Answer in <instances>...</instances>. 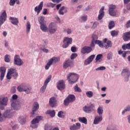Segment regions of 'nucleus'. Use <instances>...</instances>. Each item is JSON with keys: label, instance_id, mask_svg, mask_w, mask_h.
Returning <instances> with one entry per match:
<instances>
[{"label": "nucleus", "instance_id": "23", "mask_svg": "<svg viewBox=\"0 0 130 130\" xmlns=\"http://www.w3.org/2000/svg\"><path fill=\"white\" fill-rule=\"evenodd\" d=\"M122 38L124 41L130 40V31H127L123 34Z\"/></svg>", "mask_w": 130, "mask_h": 130}, {"label": "nucleus", "instance_id": "9", "mask_svg": "<svg viewBox=\"0 0 130 130\" xmlns=\"http://www.w3.org/2000/svg\"><path fill=\"white\" fill-rule=\"evenodd\" d=\"M63 44L62 45V47L63 48H67L70 45L73 43V38H69V37H64L63 40Z\"/></svg>", "mask_w": 130, "mask_h": 130}, {"label": "nucleus", "instance_id": "31", "mask_svg": "<svg viewBox=\"0 0 130 130\" xmlns=\"http://www.w3.org/2000/svg\"><path fill=\"white\" fill-rule=\"evenodd\" d=\"M78 120L80 122H81L82 123H84V124H87L88 123V120H87V118L85 117H79Z\"/></svg>", "mask_w": 130, "mask_h": 130}, {"label": "nucleus", "instance_id": "53", "mask_svg": "<svg viewBox=\"0 0 130 130\" xmlns=\"http://www.w3.org/2000/svg\"><path fill=\"white\" fill-rule=\"evenodd\" d=\"M19 0H10L9 5L10 6H15V4H16V2H18Z\"/></svg>", "mask_w": 130, "mask_h": 130}, {"label": "nucleus", "instance_id": "1", "mask_svg": "<svg viewBox=\"0 0 130 130\" xmlns=\"http://www.w3.org/2000/svg\"><path fill=\"white\" fill-rule=\"evenodd\" d=\"M22 106V102L19 101H13L11 103V109L7 110L3 114L5 118H12L14 116L13 110H20Z\"/></svg>", "mask_w": 130, "mask_h": 130}, {"label": "nucleus", "instance_id": "3", "mask_svg": "<svg viewBox=\"0 0 130 130\" xmlns=\"http://www.w3.org/2000/svg\"><path fill=\"white\" fill-rule=\"evenodd\" d=\"M18 76H19V75L18 74V72H17V70L15 68H11L8 71L6 78L8 80H11L12 77L13 78V79H17Z\"/></svg>", "mask_w": 130, "mask_h": 130}, {"label": "nucleus", "instance_id": "56", "mask_svg": "<svg viewBox=\"0 0 130 130\" xmlns=\"http://www.w3.org/2000/svg\"><path fill=\"white\" fill-rule=\"evenodd\" d=\"M77 56H78V54L76 53H73L71 56V59H75V58H76V57H77Z\"/></svg>", "mask_w": 130, "mask_h": 130}, {"label": "nucleus", "instance_id": "61", "mask_svg": "<svg viewBox=\"0 0 130 130\" xmlns=\"http://www.w3.org/2000/svg\"><path fill=\"white\" fill-rule=\"evenodd\" d=\"M36 111H34L33 110H32V112L30 113V116L31 117H34V116H35V112Z\"/></svg>", "mask_w": 130, "mask_h": 130}, {"label": "nucleus", "instance_id": "15", "mask_svg": "<svg viewBox=\"0 0 130 130\" xmlns=\"http://www.w3.org/2000/svg\"><path fill=\"white\" fill-rule=\"evenodd\" d=\"M7 17V12H6V10H3L0 16V26H2V25H3V24L6 22Z\"/></svg>", "mask_w": 130, "mask_h": 130}, {"label": "nucleus", "instance_id": "42", "mask_svg": "<svg viewBox=\"0 0 130 130\" xmlns=\"http://www.w3.org/2000/svg\"><path fill=\"white\" fill-rule=\"evenodd\" d=\"M64 112L62 111H59L57 114L58 117H59L60 118H64Z\"/></svg>", "mask_w": 130, "mask_h": 130}, {"label": "nucleus", "instance_id": "33", "mask_svg": "<svg viewBox=\"0 0 130 130\" xmlns=\"http://www.w3.org/2000/svg\"><path fill=\"white\" fill-rule=\"evenodd\" d=\"M46 114H49L51 117H54L55 116V111L54 110H49L46 111Z\"/></svg>", "mask_w": 130, "mask_h": 130}, {"label": "nucleus", "instance_id": "25", "mask_svg": "<svg viewBox=\"0 0 130 130\" xmlns=\"http://www.w3.org/2000/svg\"><path fill=\"white\" fill-rule=\"evenodd\" d=\"M95 58V55H91L88 58L85 60L84 63L86 66H88V64H90L91 62L93 61V60Z\"/></svg>", "mask_w": 130, "mask_h": 130}, {"label": "nucleus", "instance_id": "44", "mask_svg": "<svg viewBox=\"0 0 130 130\" xmlns=\"http://www.w3.org/2000/svg\"><path fill=\"white\" fill-rule=\"evenodd\" d=\"M38 109H39V104H38V103L35 102L34 104L32 110L34 111H36Z\"/></svg>", "mask_w": 130, "mask_h": 130}, {"label": "nucleus", "instance_id": "14", "mask_svg": "<svg viewBox=\"0 0 130 130\" xmlns=\"http://www.w3.org/2000/svg\"><path fill=\"white\" fill-rule=\"evenodd\" d=\"M14 61V64H16V66H18L19 67H21V66L24 64V62H23L21 58H20V56L17 55L15 56Z\"/></svg>", "mask_w": 130, "mask_h": 130}, {"label": "nucleus", "instance_id": "37", "mask_svg": "<svg viewBox=\"0 0 130 130\" xmlns=\"http://www.w3.org/2000/svg\"><path fill=\"white\" fill-rule=\"evenodd\" d=\"M122 48L123 50H126V49L130 50V43H128V44H124L122 46Z\"/></svg>", "mask_w": 130, "mask_h": 130}, {"label": "nucleus", "instance_id": "51", "mask_svg": "<svg viewBox=\"0 0 130 130\" xmlns=\"http://www.w3.org/2000/svg\"><path fill=\"white\" fill-rule=\"evenodd\" d=\"M87 17L86 15H83L81 16L80 20L81 22H86V21H87Z\"/></svg>", "mask_w": 130, "mask_h": 130}, {"label": "nucleus", "instance_id": "63", "mask_svg": "<svg viewBox=\"0 0 130 130\" xmlns=\"http://www.w3.org/2000/svg\"><path fill=\"white\" fill-rule=\"evenodd\" d=\"M48 7H51V8H54L55 4H53L52 3H50L48 4Z\"/></svg>", "mask_w": 130, "mask_h": 130}, {"label": "nucleus", "instance_id": "57", "mask_svg": "<svg viewBox=\"0 0 130 130\" xmlns=\"http://www.w3.org/2000/svg\"><path fill=\"white\" fill-rule=\"evenodd\" d=\"M103 55L101 54H100L99 55H98L96 57L95 60H96V61H98V60H99L100 59H101V58L102 57Z\"/></svg>", "mask_w": 130, "mask_h": 130}, {"label": "nucleus", "instance_id": "60", "mask_svg": "<svg viewBox=\"0 0 130 130\" xmlns=\"http://www.w3.org/2000/svg\"><path fill=\"white\" fill-rule=\"evenodd\" d=\"M19 126H17V125H14L12 126V129L13 130H17L18 129Z\"/></svg>", "mask_w": 130, "mask_h": 130}, {"label": "nucleus", "instance_id": "46", "mask_svg": "<svg viewBox=\"0 0 130 130\" xmlns=\"http://www.w3.org/2000/svg\"><path fill=\"white\" fill-rule=\"evenodd\" d=\"M31 87H30V86H29L28 85L26 87L23 92H25V93H26V94H30V93H31Z\"/></svg>", "mask_w": 130, "mask_h": 130}, {"label": "nucleus", "instance_id": "43", "mask_svg": "<svg viewBox=\"0 0 130 130\" xmlns=\"http://www.w3.org/2000/svg\"><path fill=\"white\" fill-rule=\"evenodd\" d=\"M86 95L88 98H92L94 96V93H93L92 91H88L86 92Z\"/></svg>", "mask_w": 130, "mask_h": 130}, {"label": "nucleus", "instance_id": "18", "mask_svg": "<svg viewBox=\"0 0 130 130\" xmlns=\"http://www.w3.org/2000/svg\"><path fill=\"white\" fill-rule=\"evenodd\" d=\"M116 9V6L114 5H111L109 6V13L110 16H115L116 14L114 10Z\"/></svg>", "mask_w": 130, "mask_h": 130}, {"label": "nucleus", "instance_id": "11", "mask_svg": "<svg viewBox=\"0 0 130 130\" xmlns=\"http://www.w3.org/2000/svg\"><path fill=\"white\" fill-rule=\"evenodd\" d=\"M121 75L124 77L125 82H128L130 76V71L128 69H124L122 70Z\"/></svg>", "mask_w": 130, "mask_h": 130}, {"label": "nucleus", "instance_id": "38", "mask_svg": "<svg viewBox=\"0 0 130 130\" xmlns=\"http://www.w3.org/2000/svg\"><path fill=\"white\" fill-rule=\"evenodd\" d=\"M97 112L100 116H102V114H103V107L99 106L97 109Z\"/></svg>", "mask_w": 130, "mask_h": 130}, {"label": "nucleus", "instance_id": "64", "mask_svg": "<svg viewBox=\"0 0 130 130\" xmlns=\"http://www.w3.org/2000/svg\"><path fill=\"white\" fill-rule=\"evenodd\" d=\"M43 14L44 15H46L47 14V9H44L43 11Z\"/></svg>", "mask_w": 130, "mask_h": 130}, {"label": "nucleus", "instance_id": "48", "mask_svg": "<svg viewBox=\"0 0 130 130\" xmlns=\"http://www.w3.org/2000/svg\"><path fill=\"white\" fill-rule=\"evenodd\" d=\"M52 129L51 126H49L48 125H46L45 126V130H51ZM53 130H59L57 127H55L53 129Z\"/></svg>", "mask_w": 130, "mask_h": 130}, {"label": "nucleus", "instance_id": "49", "mask_svg": "<svg viewBox=\"0 0 130 130\" xmlns=\"http://www.w3.org/2000/svg\"><path fill=\"white\" fill-rule=\"evenodd\" d=\"M112 57H113V53H112V52H110L107 54V58L108 60L112 59Z\"/></svg>", "mask_w": 130, "mask_h": 130}, {"label": "nucleus", "instance_id": "12", "mask_svg": "<svg viewBox=\"0 0 130 130\" xmlns=\"http://www.w3.org/2000/svg\"><path fill=\"white\" fill-rule=\"evenodd\" d=\"M8 104V98L7 97H1L0 98V109L4 110L5 107L4 106H7Z\"/></svg>", "mask_w": 130, "mask_h": 130}, {"label": "nucleus", "instance_id": "6", "mask_svg": "<svg viewBox=\"0 0 130 130\" xmlns=\"http://www.w3.org/2000/svg\"><path fill=\"white\" fill-rule=\"evenodd\" d=\"M43 119V117L42 116H38L32 120L30 127L32 128H37L38 127V123L39 121Z\"/></svg>", "mask_w": 130, "mask_h": 130}, {"label": "nucleus", "instance_id": "10", "mask_svg": "<svg viewBox=\"0 0 130 130\" xmlns=\"http://www.w3.org/2000/svg\"><path fill=\"white\" fill-rule=\"evenodd\" d=\"M76 100V96L74 94H70L68 97L64 100L63 104L65 106H68L70 103L74 102Z\"/></svg>", "mask_w": 130, "mask_h": 130}, {"label": "nucleus", "instance_id": "30", "mask_svg": "<svg viewBox=\"0 0 130 130\" xmlns=\"http://www.w3.org/2000/svg\"><path fill=\"white\" fill-rule=\"evenodd\" d=\"M49 104L51 107H54L56 104V100L55 98H51L49 100Z\"/></svg>", "mask_w": 130, "mask_h": 130}, {"label": "nucleus", "instance_id": "28", "mask_svg": "<svg viewBox=\"0 0 130 130\" xmlns=\"http://www.w3.org/2000/svg\"><path fill=\"white\" fill-rule=\"evenodd\" d=\"M9 20H10L11 22L13 24V25L18 26V24H19V20H18V18L11 17H10Z\"/></svg>", "mask_w": 130, "mask_h": 130}, {"label": "nucleus", "instance_id": "58", "mask_svg": "<svg viewBox=\"0 0 130 130\" xmlns=\"http://www.w3.org/2000/svg\"><path fill=\"white\" fill-rule=\"evenodd\" d=\"M125 27L127 28V29H128V28H130V20H128L126 24H125Z\"/></svg>", "mask_w": 130, "mask_h": 130}, {"label": "nucleus", "instance_id": "8", "mask_svg": "<svg viewBox=\"0 0 130 130\" xmlns=\"http://www.w3.org/2000/svg\"><path fill=\"white\" fill-rule=\"evenodd\" d=\"M51 78H52V76L50 75L46 79L43 85L40 89V93H43L45 92V90H46V87H47V85H48V83L51 81Z\"/></svg>", "mask_w": 130, "mask_h": 130}, {"label": "nucleus", "instance_id": "29", "mask_svg": "<svg viewBox=\"0 0 130 130\" xmlns=\"http://www.w3.org/2000/svg\"><path fill=\"white\" fill-rule=\"evenodd\" d=\"M0 73L1 74V80L3 81L4 78H5V75H6V68L5 67H0Z\"/></svg>", "mask_w": 130, "mask_h": 130}, {"label": "nucleus", "instance_id": "62", "mask_svg": "<svg viewBox=\"0 0 130 130\" xmlns=\"http://www.w3.org/2000/svg\"><path fill=\"white\" fill-rule=\"evenodd\" d=\"M11 91L12 93H15L16 92V87L14 86V87H12Z\"/></svg>", "mask_w": 130, "mask_h": 130}, {"label": "nucleus", "instance_id": "22", "mask_svg": "<svg viewBox=\"0 0 130 130\" xmlns=\"http://www.w3.org/2000/svg\"><path fill=\"white\" fill-rule=\"evenodd\" d=\"M29 84L27 83H22L17 87V90L19 92H24V90L26 87H28Z\"/></svg>", "mask_w": 130, "mask_h": 130}, {"label": "nucleus", "instance_id": "52", "mask_svg": "<svg viewBox=\"0 0 130 130\" xmlns=\"http://www.w3.org/2000/svg\"><path fill=\"white\" fill-rule=\"evenodd\" d=\"M10 56L9 55H8V54L6 55L5 56V61L6 62H10V61L11 60V59H10Z\"/></svg>", "mask_w": 130, "mask_h": 130}, {"label": "nucleus", "instance_id": "59", "mask_svg": "<svg viewBox=\"0 0 130 130\" xmlns=\"http://www.w3.org/2000/svg\"><path fill=\"white\" fill-rule=\"evenodd\" d=\"M98 25H99V23L98 22L93 23V24L92 25V28H96V27H97V26H98Z\"/></svg>", "mask_w": 130, "mask_h": 130}, {"label": "nucleus", "instance_id": "45", "mask_svg": "<svg viewBox=\"0 0 130 130\" xmlns=\"http://www.w3.org/2000/svg\"><path fill=\"white\" fill-rule=\"evenodd\" d=\"M43 46V45H40V47H39V49L40 50H42V51H43V52H45V53H48V52H49V50H48V49H46V48H43L42 47Z\"/></svg>", "mask_w": 130, "mask_h": 130}, {"label": "nucleus", "instance_id": "24", "mask_svg": "<svg viewBox=\"0 0 130 130\" xmlns=\"http://www.w3.org/2000/svg\"><path fill=\"white\" fill-rule=\"evenodd\" d=\"M102 119H103L102 116H95L93 120V124H99V123L102 121Z\"/></svg>", "mask_w": 130, "mask_h": 130}, {"label": "nucleus", "instance_id": "5", "mask_svg": "<svg viewBox=\"0 0 130 130\" xmlns=\"http://www.w3.org/2000/svg\"><path fill=\"white\" fill-rule=\"evenodd\" d=\"M92 39V40L90 44L91 47H94V46H95V44H98L100 47H103V43H102V42L97 40V39H98V36H97V35H93Z\"/></svg>", "mask_w": 130, "mask_h": 130}, {"label": "nucleus", "instance_id": "34", "mask_svg": "<svg viewBox=\"0 0 130 130\" xmlns=\"http://www.w3.org/2000/svg\"><path fill=\"white\" fill-rule=\"evenodd\" d=\"M40 29L43 32H47L48 27L45 24H40Z\"/></svg>", "mask_w": 130, "mask_h": 130}, {"label": "nucleus", "instance_id": "7", "mask_svg": "<svg viewBox=\"0 0 130 130\" xmlns=\"http://www.w3.org/2000/svg\"><path fill=\"white\" fill-rule=\"evenodd\" d=\"M48 30L50 34H54L57 31V25L54 22H51L48 25Z\"/></svg>", "mask_w": 130, "mask_h": 130}, {"label": "nucleus", "instance_id": "40", "mask_svg": "<svg viewBox=\"0 0 130 130\" xmlns=\"http://www.w3.org/2000/svg\"><path fill=\"white\" fill-rule=\"evenodd\" d=\"M31 29V24L30 22L27 21L26 25V33L28 34L30 32V29Z\"/></svg>", "mask_w": 130, "mask_h": 130}, {"label": "nucleus", "instance_id": "26", "mask_svg": "<svg viewBox=\"0 0 130 130\" xmlns=\"http://www.w3.org/2000/svg\"><path fill=\"white\" fill-rule=\"evenodd\" d=\"M104 7L103 6L100 10L99 14L98 15L99 20H102V19H103V17H104Z\"/></svg>", "mask_w": 130, "mask_h": 130}, {"label": "nucleus", "instance_id": "13", "mask_svg": "<svg viewBox=\"0 0 130 130\" xmlns=\"http://www.w3.org/2000/svg\"><path fill=\"white\" fill-rule=\"evenodd\" d=\"M75 67V63L72 61L71 59L66 60L63 64V69H68V68H74Z\"/></svg>", "mask_w": 130, "mask_h": 130}, {"label": "nucleus", "instance_id": "41", "mask_svg": "<svg viewBox=\"0 0 130 130\" xmlns=\"http://www.w3.org/2000/svg\"><path fill=\"white\" fill-rule=\"evenodd\" d=\"M63 32H64V33H67L68 35H70L72 34L73 30H72V29L70 28H64Z\"/></svg>", "mask_w": 130, "mask_h": 130}, {"label": "nucleus", "instance_id": "36", "mask_svg": "<svg viewBox=\"0 0 130 130\" xmlns=\"http://www.w3.org/2000/svg\"><path fill=\"white\" fill-rule=\"evenodd\" d=\"M64 6H62L60 8V10L58 11V13L59 15H64V13H67L68 11L66 10V9H64Z\"/></svg>", "mask_w": 130, "mask_h": 130}, {"label": "nucleus", "instance_id": "4", "mask_svg": "<svg viewBox=\"0 0 130 130\" xmlns=\"http://www.w3.org/2000/svg\"><path fill=\"white\" fill-rule=\"evenodd\" d=\"M57 61H59V58L53 57L50 58L45 66V70H46V71L49 70V68H50L52 64H55Z\"/></svg>", "mask_w": 130, "mask_h": 130}, {"label": "nucleus", "instance_id": "2", "mask_svg": "<svg viewBox=\"0 0 130 130\" xmlns=\"http://www.w3.org/2000/svg\"><path fill=\"white\" fill-rule=\"evenodd\" d=\"M67 80L71 85L75 84L79 80V75L75 73H70L67 76Z\"/></svg>", "mask_w": 130, "mask_h": 130}, {"label": "nucleus", "instance_id": "17", "mask_svg": "<svg viewBox=\"0 0 130 130\" xmlns=\"http://www.w3.org/2000/svg\"><path fill=\"white\" fill-rule=\"evenodd\" d=\"M107 39H104L103 47H105L106 49H108V48L112 47V43L110 41H108L107 42Z\"/></svg>", "mask_w": 130, "mask_h": 130}, {"label": "nucleus", "instance_id": "20", "mask_svg": "<svg viewBox=\"0 0 130 130\" xmlns=\"http://www.w3.org/2000/svg\"><path fill=\"white\" fill-rule=\"evenodd\" d=\"M42 8H43V2H41L38 6L35 8V12L37 13V15H39L40 12L42 11Z\"/></svg>", "mask_w": 130, "mask_h": 130}, {"label": "nucleus", "instance_id": "32", "mask_svg": "<svg viewBox=\"0 0 130 130\" xmlns=\"http://www.w3.org/2000/svg\"><path fill=\"white\" fill-rule=\"evenodd\" d=\"M18 121L21 124H25L26 122V118L23 116H20L18 118Z\"/></svg>", "mask_w": 130, "mask_h": 130}, {"label": "nucleus", "instance_id": "35", "mask_svg": "<svg viewBox=\"0 0 130 130\" xmlns=\"http://www.w3.org/2000/svg\"><path fill=\"white\" fill-rule=\"evenodd\" d=\"M107 130H118L115 125L110 124L107 127Z\"/></svg>", "mask_w": 130, "mask_h": 130}, {"label": "nucleus", "instance_id": "21", "mask_svg": "<svg viewBox=\"0 0 130 130\" xmlns=\"http://www.w3.org/2000/svg\"><path fill=\"white\" fill-rule=\"evenodd\" d=\"M57 88L58 90H60V91L64 89V82L63 80H61L57 83Z\"/></svg>", "mask_w": 130, "mask_h": 130}, {"label": "nucleus", "instance_id": "16", "mask_svg": "<svg viewBox=\"0 0 130 130\" xmlns=\"http://www.w3.org/2000/svg\"><path fill=\"white\" fill-rule=\"evenodd\" d=\"M94 108H95V105L91 104L89 106H85L83 107V110L86 113H90V112H92V111H94Z\"/></svg>", "mask_w": 130, "mask_h": 130}, {"label": "nucleus", "instance_id": "39", "mask_svg": "<svg viewBox=\"0 0 130 130\" xmlns=\"http://www.w3.org/2000/svg\"><path fill=\"white\" fill-rule=\"evenodd\" d=\"M44 20H45V17L44 16H40L38 18V22L40 25L44 24Z\"/></svg>", "mask_w": 130, "mask_h": 130}, {"label": "nucleus", "instance_id": "19", "mask_svg": "<svg viewBox=\"0 0 130 130\" xmlns=\"http://www.w3.org/2000/svg\"><path fill=\"white\" fill-rule=\"evenodd\" d=\"M81 53L85 54V53H90L92 51L91 47L85 46L81 49Z\"/></svg>", "mask_w": 130, "mask_h": 130}, {"label": "nucleus", "instance_id": "47", "mask_svg": "<svg viewBox=\"0 0 130 130\" xmlns=\"http://www.w3.org/2000/svg\"><path fill=\"white\" fill-rule=\"evenodd\" d=\"M114 26H115L114 21H111L109 23V29H111L113 28H114Z\"/></svg>", "mask_w": 130, "mask_h": 130}, {"label": "nucleus", "instance_id": "50", "mask_svg": "<svg viewBox=\"0 0 130 130\" xmlns=\"http://www.w3.org/2000/svg\"><path fill=\"white\" fill-rule=\"evenodd\" d=\"M74 89L75 92H78L79 93H81V92H82L81 88L78 87V84H76V85L74 87Z\"/></svg>", "mask_w": 130, "mask_h": 130}, {"label": "nucleus", "instance_id": "54", "mask_svg": "<svg viewBox=\"0 0 130 130\" xmlns=\"http://www.w3.org/2000/svg\"><path fill=\"white\" fill-rule=\"evenodd\" d=\"M106 70V68L104 66H101L95 69V71H105Z\"/></svg>", "mask_w": 130, "mask_h": 130}, {"label": "nucleus", "instance_id": "55", "mask_svg": "<svg viewBox=\"0 0 130 130\" xmlns=\"http://www.w3.org/2000/svg\"><path fill=\"white\" fill-rule=\"evenodd\" d=\"M117 34H118V32L115 30H112L111 32V35L113 37H114V36H116V35H117Z\"/></svg>", "mask_w": 130, "mask_h": 130}, {"label": "nucleus", "instance_id": "27", "mask_svg": "<svg viewBox=\"0 0 130 130\" xmlns=\"http://www.w3.org/2000/svg\"><path fill=\"white\" fill-rule=\"evenodd\" d=\"M70 130H78L81 128V123H76V124H74L70 126Z\"/></svg>", "mask_w": 130, "mask_h": 130}]
</instances>
